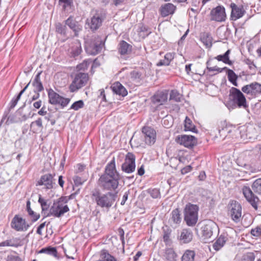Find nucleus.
<instances>
[{"label": "nucleus", "mask_w": 261, "mask_h": 261, "mask_svg": "<svg viewBox=\"0 0 261 261\" xmlns=\"http://www.w3.org/2000/svg\"><path fill=\"white\" fill-rule=\"evenodd\" d=\"M89 80V76L87 73L78 72L75 74L73 77L72 83L69 87L71 92H74L85 86Z\"/></svg>", "instance_id": "6"}, {"label": "nucleus", "mask_w": 261, "mask_h": 261, "mask_svg": "<svg viewBox=\"0 0 261 261\" xmlns=\"http://www.w3.org/2000/svg\"><path fill=\"white\" fill-rule=\"evenodd\" d=\"M229 99L232 104L238 107L246 108V100L242 92L238 89L232 87L230 90Z\"/></svg>", "instance_id": "7"}, {"label": "nucleus", "mask_w": 261, "mask_h": 261, "mask_svg": "<svg viewBox=\"0 0 261 261\" xmlns=\"http://www.w3.org/2000/svg\"><path fill=\"white\" fill-rule=\"evenodd\" d=\"M73 180L74 185L76 186H81L84 182V180H83L81 177H80L79 176H76V175L73 176Z\"/></svg>", "instance_id": "53"}, {"label": "nucleus", "mask_w": 261, "mask_h": 261, "mask_svg": "<svg viewBox=\"0 0 261 261\" xmlns=\"http://www.w3.org/2000/svg\"><path fill=\"white\" fill-rule=\"evenodd\" d=\"M176 9V7L173 4L166 3L161 6L159 11L161 15L164 17L173 14Z\"/></svg>", "instance_id": "19"}, {"label": "nucleus", "mask_w": 261, "mask_h": 261, "mask_svg": "<svg viewBox=\"0 0 261 261\" xmlns=\"http://www.w3.org/2000/svg\"><path fill=\"white\" fill-rule=\"evenodd\" d=\"M252 190L248 187H244L242 191L247 201L255 210H257L259 202L258 197L254 193L261 195V178L255 180L251 185Z\"/></svg>", "instance_id": "3"}, {"label": "nucleus", "mask_w": 261, "mask_h": 261, "mask_svg": "<svg viewBox=\"0 0 261 261\" xmlns=\"http://www.w3.org/2000/svg\"><path fill=\"white\" fill-rule=\"evenodd\" d=\"M1 245L3 246L17 247L18 246V244L17 243L16 239L7 240L1 243Z\"/></svg>", "instance_id": "41"}, {"label": "nucleus", "mask_w": 261, "mask_h": 261, "mask_svg": "<svg viewBox=\"0 0 261 261\" xmlns=\"http://www.w3.org/2000/svg\"><path fill=\"white\" fill-rule=\"evenodd\" d=\"M129 193V191H128L127 192H126L124 193V194L123 195V197H122V200L121 201V204L122 205H123L125 204L126 201L127 200Z\"/></svg>", "instance_id": "57"}, {"label": "nucleus", "mask_w": 261, "mask_h": 261, "mask_svg": "<svg viewBox=\"0 0 261 261\" xmlns=\"http://www.w3.org/2000/svg\"><path fill=\"white\" fill-rule=\"evenodd\" d=\"M103 43L100 38H97L96 40L91 42L86 46V52L91 55L98 54L102 49Z\"/></svg>", "instance_id": "15"}, {"label": "nucleus", "mask_w": 261, "mask_h": 261, "mask_svg": "<svg viewBox=\"0 0 261 261\" xmlns=\"http://www.w3.org/2000/svg\"><path fill=\"white\" fill-rule=\"evenodd\" d=\"M175 140L177 143L189 148L193 147L197 143V138L191 135H179Z\"/></svg>", "instance_id": "11"}, {"label": "nucleus", "mask_w": 261, "mask_h": 261, "mask_svg": "<svg viewBox=\"0 0 261 261\" xmlns=\"http://www.w3.org/2000/svg\"><path fill=\"white\" fill-rule=\"evenodd\" d=\"M170 99L179 102L181 100V95L177 90H172L170 94Z\"/></svg>", "instance_id": "43"}, {"label": "nucleus", "mask_w": 261, "mask_h": 261, "mask_svg": "<svg viewBox=\"0 0 261 261\" xmlns=\"http://www.w3.org/2000/svg\"><path fill=\"white\" fill-rule=\"evenodd\" d=\"M170 231L168 229L167 230L164 229V234H163V240L166 243L168 244L170 242Z\"/></svg>", "instance_id": "50"}, {"label": "nucleus", "mask_w": 261, "mask_h": 261, "mask_svg": "<svg viewBox=\"0 0 261 261\" xmlns=\"http://www.w3.org/2000/svg\"><path fill=\"white\" fill-rule=\"evenodd\" d=\"M195 252L193 250H187L181 257V261H195Z\"/></svg>", "instance_id": "34"}, {"label": "nucleus", "mask_w": 261, "mask_h": 261, "mask_svg": "<svg viewBox=\"0 0 261 261\" xmlns=\"http://www.w3.org/2000/svg\"><path fill=\"white\" fill-rule=\"evenodd\" d=\"M53 176L51 174H46L42 175L38 182L40 186L43 185L46 189H51L54 187Z\"/></svg>", "instance_id": "20"}, {"label": "nucleus", "mask_w": 261, "mask_h": 261, "mask_svg": "<svg viewBox=\"0 0 261 261\" xmlns=\"http://www.w3.org/2000/svg\"><path fill=\"white\" fill-rule=\"evenodd\" d=\"M230 214L233 220L238 221L242 215V207L236 201H231L229 204Z\"/></svg>", "instance_id": "16"}, {"label": "nucleus", "mask_w": 261, "mask_h": 261, "mask_svg": "<svg viewBox=\"0 0 261 261\" xmlns=\"http://www.w3.org/2000/svg\"><path fill=\"white\" fill-rule=\"evenodd\" d=\"M26 210L32 222L37 221L40 218V214L34 212L31 208V202L28 200L27 202Z\"/></svg>", "instance_id": "26"}, {"label": "nucleus", "mask_w": 261, "mask_h": 261, "mask_svg": "<svg viewBox=\"0 0 261 261\" xmlns=\"http://www.w3.org/2000/svg\"><path fill=\"white\" fill-rule=\"evenodd\" d=\"M142 79V74L140 72L134 70L130 72V80L135 85L140 84Z\"/></svg>", "instance_id": "28"}, {"label": "nucleus", "mask_w": 261, "mask_h": 261, "mask_svg": "<svg viewBox=\"0 0 261 261\" xmlns=\"http://www.w3.org/2000/svg\"><path fill=\"white\" fill-rule=\"evenodd\" d=\"M48 102L53 105H59L62 108L66 107L70 102V99L64 98L55 92L53 89L48 91Z\"/></svg>", "instance_id": "8"}, {"label": "nucleus", "mask_w": 261, "mask_h": 261, "mask_svg": "<svg viewBox=\"0 0 261 261\" xmlns=\"http://www.w3.org/2000/svg\"><path fill=\"white\" fill-rule=\"evenodd\" d=\"M20 98V97L19 96L17 95L15 98L12 99V100L11 101V103H10V108L11 109H13L16 106L18 101L19 100Z\"/></svg>", "instance_id": "55"}, {"label": "nucleus", "mask_w": 261, "mask_h": 261, "mask_svg": "<svg viewBox=\"0 0 261 261\" xmlns=\"http://www.w3.org/2000/svg\"><path fill=\"white\" fill-rule=\"evenodd\" d=\"M185 130L191 131L194 133L196 132L195 126L193 124L192 120L187 116L185 120Z\"/></svg>", "instance_id": "36"}, {"label": "nucleus", "mask_w": 261, "mask_h": 261, "mask_svg": "<svg viewBox=\"0 0 261 261\" xmlns=\"http://www.w3.org/2000/svg\"><path fill=\"white\" fill-rule=\"evenodd\" d=\"M66 26L60 23H58L56 25V31L57 33L61 34H65Z\"/></svg>", "instance_id": "47"}, {"label": "nucleus", "mask_w": 261, "mask_h": 261, "mask_svg": "<svg viewBox=\"0 0 261 261\" xmlns=\"http://www.w3.org/2000/svg\"><path fill=\"white\" fill-rule=\"evenodd\" d=\"M227 240L226 237L224 235H220L217 241L214 243L213 245V248L216 251L219 250L224 245Z\"/></svg>", "instance_id": "30"}, {"label": "nucleus", "mask_w": 261, "mask_h": 261, "mask_svg": "<svg viewBox=\"0 0 261 261\" xmlns=\"http://www.w3.org/2000/svg\"><path fill=\"white\" fill-rule=\"evenodd\" d=\"M92 63L91 60H84L82 63L79 64L76 66V68L78 70L85 71L86 70L89 65Z\"/></svg>", "instance_id": "42"}, {"label": "nucleus", "mask_w": 261, "mask_h": 261, "mask_svg": "<svg viewBox=\"0 0 261 261\" xmlns=\"http://www.w3.org/2000/svg\"><path fill=\"white\" fill-rule=\"evenodd\" d=\"M230 6L231 8V18L233 20L240 18L245 13V10L243 6H238L234 3H231Z\"/></svg>", "instance_id": "18"}, {"label": "nucleus", "mask_w": 261, "mask_h": 261, "mask_svg": "<svg viewBox=\"0 0 261 261\" xmlns=\"http://www.w3.org/2000/svg\"><path fill=\"white\" fill-rule=\"evenodd\" d=\"M210 15L212 20L217 22L224 21L226 17L225 8L221 6L213 8L211 11Z\"/></svg>", "instance_id": "13"}, {"label": "nucleus", "mask_w": 261, "mask_h": 261, "mask_svg": "<svg viewBox=\"0 0 261 261\" xmlns=\"http://www.w3.org/2000/svg\"><path fill=\"white\" fill-rule=\"evenodd\" d=\"M199 207L197 205L187 204L184 209V220L189 226H194L198 221Z\"/></svg>", "instance_id": "5"}, {"label": "nucleus", "mask_w": 261, "mask_h": 261, "mask_svg": "<svg viewBox=\"0 0 261 261\" xmlns=\"http://www.w3.org/2000/svg\"><path fill=\"white\" fill-rule=\"evenodd\" d=\"M43 128L42 121L39 118L36 121H33L30 125V130L33 133H36Z\"/></svg>", "instance_id": "27"}, {"label": "nucleus", "mask_w": 261, "mask_h": 261, "mask_svg": "<svg viewBox=\"0 0 261 261\" xmlns=\"http://www.w3.org/2000/svg\"><path fill=\"white\" fill-rule=\"evenodd\" d=\"M206 175L205 174V172L203 171H202L200 173L198 178L200 180H203L205 178Z\"/></svg>", "instance_id": "63"}, {"label": "nucleus", "mask_w": 261, "mask_h": 261, "mask_svg": "<svg viewBox=\"0 0 261 261\" xmlns=\"http://www.w3.org/2000/svg\"><path fill=\"white\" fill-rule=\"evenodd\" d=\"M47 113V111H46L45 108L43 107L40 111H38V114L39 115L44 116Z\"/></svg>", "instance_id": "61"}, {"label": "nucleus", "mask_w": 261, "mask_h": 261, "mask_svg": "<svg viewBox=\"0 0 261 261\" xmlns=\"http://www.w3.org/2000/svg\"><path fill=\"white\" fill-rule=\"evenodd\" d=\"M226 69L227 70V73L228 81L231 82L234 86H238V83L237 82L238 75L232 70L227 68Z\"/></svg>", "instance_id": "38"}, {"label": "nucleus", "mask_w": 261, "mask_h": 261, "mask_svg": "<svg viewBox=\"0 0 261 261\" xmlns=\"http://www.w3.org/2000/svg\"><path fill=\"white\" fill-rule=\"evenodd\" d=\"M200 38L201 41L206 47H210L212 46L213 38L210 33L206 32L202 33Z\"/></svg>", "instance_id": "33"}, {"label": "nucleus", "mask_w": 261, "mask_h": 261, "mask_svg": "<svg viewBox=\"0 0 261 261\" xmlns=\"http://www.w3.org/2000/svg\"><path fill=\"white\" fill-rule=\"evenodd\" d=\"M230 53L229 49L227 50L223 55H218L215 57V59L219 61H222L225 64L231 65L232 62L229 60V55Z\"/></svg>", "instance_id": "35"}, {"label": "nucleus", "mask_w": 261, "mask_h": 261, "mask_svg": "<svg viewBox=\"0 0 261 261\" xmlns=\"http://www.w3.org/2000/svg\"><path fill=\"white\" fill-rule=\"evenodd\" d=\"M42 105V101L41 100H39L33 103V106L34 108L36 109H39Z\"/></svg>", "instance_id": "62"}, {"label": "nucleus", "mask_w": 261, "mask_h": 261, "mask_svg": "<svg viewBox=\"0 0 261 261\" xmlns=\"http://www.w3.org/2000/svg\"><path fill=\"white\" fill-rule=\"evenodd\" d=\"M165 257L169 261H175L177 254L172 248H168L165 250Z\"/></svg>", "instance_id": "37"}, {"label": "nucleus", "mask_w": 261, "mask_h": 261, "mask_svg": "<svg viewBox=\"0 0 261 261\" xmlns=\"http://www.w3.org/2000/svg\"><path fill=\"white\" fill-rule=\"evenodd\" d=\"M68 199L66 197H61L57 201L54 202L49 209V213L47 216H54L56 217H60L65 213L69 211L66 203Z\"/></svg>", "instance_id": "4"}, {"label": "nucleus", "mask_w": 261, "mask_h": 261, "mask_svg": "<svg viewBox=\"0 0 261 261\" xmlns=\"http://www.w3.org/2000/svg\"><path fill=\"white\" fill-rule=\"evenodd\" d=\"M217 228V224L214 221L211 220L206 221L201 228L203 236L205 239H210L214 231H216Z\"/></svg>", "instance_id": "14"}, {"label": "nucleus", "mask_w": 261, "mask_h": 261, "mask_svg": "<svg viewBox=\"0 0 261 261\" xmlns=\"http://www.w3.org/2000/svg\"><path fill=\"white\" fill-rule=\"evenodd\" d=\"M65 24L68 25L74 31L75 35L77 36L78 33L82 30V27L72 17H69L66 21Z\"/></svg>", "instance_id": "23"}, {"label": "nucleus", "mask_w": 261, "mask_h": 261, "mask_svg": "<svg viewBox=\"0 0 261 261\" xmlns=\"http://www.w3.org/2000/svg\"><path fill=\"white\" fill-rule=\"evenodd\" d=\"M118 232L119 234L120 237V240H121L122 242L123 243L124 241V232L122 228H119L118 229Z\"/></svg>", "instance_id": "59"}, {"label": "nucleus", "mask_w": 261, "mask_h": 261, "mask_svg": "<svg viewBox=\"0 0 261 261\" xmlns=\"http://www.w3.org/2000/svg\"><path fill=\"white\" fill-rule=\"evenodd\" d=\"M99 92H100V95H99V97L101 98L102 100L106 101V95H105L104 89H102L99 90Z\"/></svg>", "instance_id": "60"}, {"label": "nucleus", "mask_w": 261, "mask_h": 261, "mask_svg": "<svg viewBox=\"0 0 261 261\" xmlns=\"http://www.w3.org/2000/svg\"><path fill=\"white\" fill-rule=\"evenodd\" d=\"M38 202L41 206L42 211H47L48 209L49 205L47 203V200L42 198L40 195H39Z\"/></svg>", "instance_id": "44"}, {"label": "nucleus", "mask_w": 261, "mask_h": 261, "mask_svg": "<svg viewBox=\"0 0 261 261\" xmlns=\"http://www.w3.org/2000/svg\"><path fill=\"white\" fill-rule=\"evenodd\" d=\"M244 261H253L254 258L250 255L245 256L244 257Z\"/></svg>", "instance_id": "64"}, {"label": "nucleus", "mask_w": 261, "mask_h": 261, "mask_svg": "<svg viewBox=\"0 0 261 261\" xmlns=\"http://www.w3.org/2000/svg\"><path fill=\"white\" fill-rule=\"evenodd\" d=\"M11 227L18 231H25L29 228L30 225L27 223L25 220L16 215L12 220Z\"/></svg>", "instance_id": "9"}, {"label": "nucleus", "mask_w": 261, "mask_h": 261, "mask_svg": "<svg viewBox=\"0 0 261 261\" xmlns=\"http://www.w3.org/2000/svg\"><path fill=\"white\" fill-rule=\"evenodd\" d=\"M120 179V175L116 170L115 160L113 158L106 166L104 173L98 179V185L103 190L116 192Z\"/></svg>", "instance_id": "1"}, {"label": "nucleus", "mask_w": 261, "mask_h": 261, "mask_svg": "<svg viewBox=\"0 0 261 261\" xmlns=\"http://www.w3.org/2000/svg\"><path fill=\"white\" fill-rule=\"evenodd\" d=\"M253 94L261 93V84L254 82L252 83Z\"/></svg>", "instance_id": "48"}, {"label": "nucleus", "mask_w": 261, "mask_h": 261, "mask_svg": "<svg viewBox=\"0 0 261 261\" xmlns=\"http://www.w3.org/2000/svg\"><path fill=\"white\" fill-rule=\"evenodd\" d=\"M39 253H46L53 255L55 257L58 256L57 251L55 247H48L41 249L39 251Z\"/></svg>", "instance_id": "40"}, {"label": "nucleus", "mask_w": 261, "mask_h": 261, "mask_svg": "<svg viewBox=\"0 0 261 261\" xmlns=\"http://www.w3.org/2000/svg\"><path fill=\"white\" fill-rule=\"evenodd\" d=\"M242 91L247 94H253V89H252V83L249 85H247L244 86L242 88Z\"/></svg>", "instance_id": "49"}, {"label": "nucleus", "mask_w": 261, "mask_h": 261, "mask_svg": "<svg viewBox=\"0 0 261 261\" xmlns=\"http://www.w3.org/2000/svg\"><path fill=\"white\" fill-rule=\"evenodd\" d=\"M206 64H207V69L208 70V71H217L218 72H221L223 70H225V69H227V67H224L223 68H220L219 67H218L217 66H214V67H209L208 66V61H207L206 62Z\"/></svg>", "instance_id": "51"}, {"label": "nucleus", "mask_w": 261, "mask_h": 261, "mask_svg": "<svg viewBox=\"0 0 261 261\" xmlns=\"http://www.w3.org/2000/svg\"><path fill=\"white\" fill-rule=\"evenodd\" d=\"M84 106V102L82 100H80L74 102L70 107V109L77 111L81 108H83Z\"/></svg>", "instance_id": "45"}, {"label": "nucleus", "mask_w": 261, "mask_h": 261, "mask_svg": "<svg viewBox=\"0 0 261 261\" xmlns=\"http://www.w3.org/2000/svg\"><path fill=\"white\" fill-rule=\"evenodd\" d=\"M168 94L166 92L160 91L156 92L152 97V101L154 103L160 105L163 104L167 100Z\"/></svg>", "instance_id": "24"}, {"label": "nucleus", "mask_w": 261, "mask_h": 261, "mask_svg": "<svg viewBox=\"0 0 261 261\" xmlns=\"http://www.w3.org/2000/svg\"><path fill=\"white\" fill-rule=\"evenodd\" d=\"M119 52L121 55H126L131 51V46L124 41H121L119 44Z\"/></svg>", "instance_id": "29"}, {"label": "nucleus", "mask_w": 261, "mask_h": 261, "mask_svg": "<svg viewBox=\"0 0 261 261\" xmlns=\"http://www.w3.org/2000/svg\"><path fill=\"white\" fill-rule=\"evenodd\" d=\"M41 72H39L35 76L32 83V85L37 92H41L43 90V87L40 80Z\"/></svg>", "instance_id": "31"}, {"label": "nucleus", "mask_w": 261, "mask_h": 261, "mask_svg": "<svg viewBox=\"0 0 261 261\" xmlns=\"http://www.w3.org/2000/svg\"><path fill=\"white\" fill-rule=\"evenodd\" d=\"M162 124L165 127L169 128L172 125V121L171 119L170 121H169L168 117H165L163 118L162 120Z\"/></svg>", "instance_id": "54"}, {"label": "nucleus", "mask_w": 261, "mask_h": 261, "mask_svg": "<svg viewBox=\"0 0 261 261\" xmlns=\"http://www.w3.org/2000/svg\"><path fill=\"white\" fill-rule=\"evenodd\" d=\"M105 18V15L101 13H96L91 19L89 22L90 29L94 31L96 30L101 25L102 21Z\"/></svg>", "instance_id": "17"}, {"label": "nucleus", "mask_w": 261, "mask_h": 261, "mask_svg": "<svg viewBox=\"0 0 261 261\" xmlns=\"http://www.w3.org/2000/svg\"><path fill=\"white\" fill-rule=\"evenodd\" d=\"M142 133L146 144L151 145L155 143L156 141V132L153 128L145 126L142 128Z\"/></svg>", "instance_id": "12"}, {"label": "nucleus", "mask_w": 261, "mask_h": 261, "mask_svg": "<svg viewBox=\"0 0 261 261\" xmlns=\"http://www.w3.org/2000/svg\"><path fill=\"white\" fill-rule=\"evenodd\" d=\"M193 237L192 230L188 228H185L181 231L180 234L178 237V240L180 243L187 244L192 240Z\"/></svg>", "instance_id": "21"}, {"label": "nucleus", "mask_w": 261, "mask_h": 261, "mask_svg": "<svg viewBox=\"0 0 261 261\" xmlns=\"http://www.w3.org/2000/svg\"><path fill=\"white\" fill-rule=\"evenodd\" d=\"M251 234L254 237H260L261 236L260 227L259 226H257L255 228L252 229L251 230Z\"/></svg>", "instance_id": "52"}, {"label": "nucleus", "mask_w": 261, "mask_h": 261, "mask_svg": "<svg viewBox=\"0 0 261 261\" xmlns=\"http://www.w3.org/2000/svg\"><path fill=\"white\" fill-rule=\"evenodd\" d=\"M135 156L132 153L128 152L121 166L122 170L127 173H130L135 171Z\"/></svg>", "instance_id": "10"}, {"label": "nucleus", "mask_w": 261, "mask_h": 261, "mask_svg": "<svg viewBox=\"0 0 261 261\" xmlns=\"http://www.w3.org/2000/svg\"><path fill=\"white\" fill-rule=\"evenodd\" d=\"M181 220V218L180 217V212L178 209L176 208L173 210L172 212V217L171 218V221L174 224H179Z\"/></svg>", "instance_id": "39"}, {"label": "nucleus", "mask_w": 261, "mask_h": 261, "mask_svg": "<svg viewBox=\"0 0 261 261\" xmlns=\"http://www.w3.org/2000/svg\"><path fill=\"white\" fill-rule=\"evenodd\" d=\"M118 192H108L102 194L99 190H94L91 192V199L101 208L109 209L114 203L117 197Z\"/></svg>", "instance_id": "2"}, {"label": "nucleus", "mask_w": 261, "mask_h": 261, "mask_svg": "<svg viewBox=\"0 0 261 261\" xmlns=\"http://www.w3.org/2000/svg\"><path fill=\"white\" fill-rule=\"evenodd\" d=\"M82 51L81 44L79 40L76 39L74 40L71 44V46L69 49L70 56L75 58L81 54Z\"/></svg>", "instance_id": "22"}, {"label": "nucleus", "mask_w": 261, "mask_h": 261, "mask_svg": "<svg viewBox=\"0 0 261 261\" xmlns=\"http://www.w3.org/2000/svg\"><path fill=\"white\" fill-rule=\"evenodd\" d=\"M147 192L153 198H157L160 195V191L157 189H149L148 190Z\"/></svg>", "instance_id": "46"}, {"label": "nucleus", "mask_w": 261, "mask_h": 261, "mask_svg": "<svg viewBox=\"0 0 261 261\" xmlns=\"http://www.w3.org/2000/svg\"><path fill=\"white\" fill-rule=\"evenodd\" d=\"M59 2L64 4V7L70 6L72 4V0H59Z\"/></svg>", "instance_id": "58"}, {"label": "nucleus", "mask_w": 261, "mask_h": 261, "mask_svg": "<svg viewBox=\"0 0 261 261\" xmlns=\"http://www.w3.org/2000/svg\"><path fill=\"white\" fill-rule=\"evenodd\" d=\"M111 88L113 91L117 94L122 96H126L127 94L126 90L119 82L114 83Z\"/></svg>", "instance_id": "25"}, {"label": "nucleus", "mask_w": 261, "mask_h": 261, "mask_svg": "<svg viewBox=\"0 0 261 261\" xmlns=\"http://www.w3.org/2000/svg\"><path fill=\"white\" fill-rule=\"evenodd\" d=\"M174 53H169L165 55L164 59L160 60L157 64L156 65L158 66H167L169 65L170 62L173 59L174 56Z\"/></svg>", "instance_id": "32"}, {"label": "nucleus", "mask_w": 261, "mask_h": 261, "mask_svg": "<svg viewBox=\"0 0 261 261\" xmlns=\"http://www.w3.org/2000/svg\"><path fill=\"white\" fill-rule=\"evenodd\" d=\"M192 167L190 165L187 166L181 169V173L182 174H185L192 170Z\"/></svg>", "instance_id": "56"}]
</instances>
